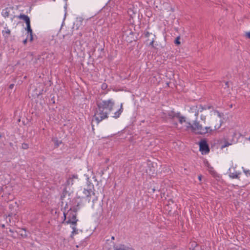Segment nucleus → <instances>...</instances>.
Wrapping results in <instances>:
<instances>
[{
  "mask_svg": "<svg viewBox=\"0 0 250 250\" xmlns=\"http://www.w3.org/2000/svg\"><path fill=\"white\" fill-rule=\"evenodd\" d=\"M172 117L178 118L179 119V122L181 124L186 122V118L184 116H181L180 113H178V114H174V115H173Z\"/></svg>",
  "mask_w": 250,
  "mask_h": 250,
  "instance_id": "obj_12",
  "label": "nucleus"
},
{
  "mask_svg": "<svg viewBox=\"0 0 250 250\" xmlns=\"http://www.w3.org/2000/svg\"><path fill=\"white\" fill-rule=\"evenodd\" d=\"M249 139V140H250V137L249 138V139Z\"/></svg>",
  "mask_w": 250,
  "mask_h": 250,
  "instance_id": "obj_40",
  "label": "nucleus"
},
{
  "mask_svg": "<svg viewBox=\"0 0 250 250\" xmlns=\"http://www.w3.org/2000/svg\"><path fill=\"white\" fill-rule=\"evenodd\" d=\"M1 227L4 228L5 227V225H1Z\"/></svg>",
  "mask_w": 250,
  "mask_h": 250,
  "instance_id": "obj_38",
  "label": "nucleus"
},
{
  "mask_svg": "<svg viewBox=\"0 0 250 250\" xmlns=\"http://www.w3.org/2000/svg\"><path fill=\"white\" fill-rule=\"evenodd\" d=\"M205 166L208 168V172L214 177H218V174L215 171L213 167H211L208 162L205 163Z\"/></svg>",
  "mask_w": 250,
  "mask_h": 250,
  "instance_id": "obj_8",
  "label": "nucleus"
},
{
  "mask_svg": "<svg viewBox=\"0 0 250 250\" xmlns=\"http://www.w3.org/2000/svg\"><path fill=\"white\" fill-rule=\"evenodd\" d=\"M201 178H202V176L201 175H199L198 176V179H199V180H201Z\"/></svg>",
  "mask_w": 250,
  "mask_h": 250,
  "instance_id": "obj_34",
  "label": "nucleus"
},
{
  "mask_svg": "<svg viewBox=\"0 0 250 250\" xmlns=\"http://www.w3.org/2000/svg\"><path fill=\"white\" fill-rule=\"evenodd\" d=\"M9 231H10V232H11L12 233L14 232V231L12 230H11V229L9 230Z\"/></svg>",
  "mask_w": 250,
  "mask_h": 250,
  "instance_id": "obj_36",
  "label": "nucleus"
},
{
  "mask_svg": "<svg viewBox=\"0 0 250 250\" xmlns=\"http://www.w3.org/2000/svg\"><path fill=\"white\" fill-rule=\"evenodd\" d=\"M77 209L74 208V209H70L66 213H63L64 217L65 219L67 217V220L66 221V224H70L72 225L76 226L77 222L78 220L76 218L77 216Z\"/></svg>",
  "mask_w": 250,
  "mask_h": 250,
  "instance_id": "obj_3",
  "label": "nucleus"
},
{
  "mask_svg": "<svg viewBox=\"0 0 250 250\" xmlns=\"http://www.w3.org/2000/svg\"><path fill=\"white\" fill-rule=\"evenodd\" d=\"M174 114H176V113H174L173 112H171V113H170L169 114V116L171 118H174V117H172V116H173V115H174Z\"/></svg>",
  "mask_w": 250,
  "mask_h": 250,
  "instance_id": "obj_29",
  "label": "nucleus"
},
{
  "mask_svg": "<svg viewBox=\"0 0 250 250\" xmlns=\"http://www.w3.org/2000/svg\"><path fill=\"white\" fill-rule=\"evenodd\" d=\"M19 233L22 237L25 238H27L28 235H27L26 230L24 229H21V230L19 231Z\"/></svg>",
  "mask_w": 250,
  "mask_h": 250,
  "instance_id": "obj_17",
  "label": "nucleus"
},
{
  "mask_svg": "<svg viewBox=\"0 0 250 250\" xmlns=\"http://www.w3.org/2000/svg\"><path fill=\"white\" fill-rule=\"evenodd\" d=\"M27 42V39H25L23 41V43L25 44H26Z\"/></svg>",
  "mask_w": 250,
  "mask_h": 250,
  "instance_id": "obj_33",
  "label": "nucleus"
},
{
  "mask_svg": "<svg viewBox=\"0 0 250 250\" xmlns=\"http://www.w3.org/2000/svg\"><path fill=\"white\" fill-rule=\"evenodd\" d=\"M109 250H131V249L125 246V245H121L119 246L115 247L114 249H112L110 248L109 249Z\"/></svg>",
  "mask_w": 250,
  "mask_h": 250,
  "instance_id": "obj_14",
  "label": "nucleus"
},
{
  "mask_svg": "<svg viewBox=\"0 0 250 250\" xmlns=\"http://www.w3.org/2000/svg\"><path fill=\"white\" fill-rule=\"evenodd\" d=\"M186 130H188L190 129L192 132H193V127H194V124L191 125L190 122H186Z\"/></svg>",
  "mask_w": 250,
  "mask_h": 250,
  "instance_id": "obj_16",
  "label": "nucleus"
},
{
  "mask_svg": "<svg viewBox=\"0 0 250 250\" xmlns=\"http://www.w3.org/2000/svg\"><path fill=\"white\" fill-rule=\"evenodd\" d=\"M114 239H115V237L114 236H112L111 237V239L112 240H114Z\"/></svg>",
  "mask_w": 250,
  "mask_h": 250,
  "instance_id": "obj_37",
  "label": "nucleus"
},
{
  "mask_svg": "<svg viewBox=\"0 0 250 250\" xmlns=\"http://www.w3.org/2000/svg\"><path fill=\"white\" fill-rule=\"evenodd\" d=\"M72 229H73V231L71 232V237L73 238V235L74 234H77L78 233V229L76 228V226L72 225Z\"/></svg>",
  "mask_w": 250,
  "mask_h": 250,
  "instance_id": "obj_19",
  "label": "nucleus"
},
{
  "mask_svg": "<svg viewBox=\"0 0 250 250\" xmlns=\"http://www.w3.org/2000/svg\"><path fill=\"white\" fill-rule=\"evenodd\" d=\"M245 37L250 39V31L245 33Z\"/></svg>",
  "mask_w": 250,
  "mask_h": 250,
  "instance_id": "obj_28",
  "label": "nucleus"
},
{
  "mask_svg": "<svg viewBox=\"0 0 250 250\" xmlns=\"http://www.w3.org/2000/svg\"><path fill=\"white\" fill-rule=\"evenodd\" d=\"M206 107H204L202 105H194L190 108V110L192 112H195V116L197 117L199 112H202L204 110L206 109Z\"/></svg>",
  "mask_w": 250,
  "mask_h": 250,
  "instance_id": "obj_6",
  "label": "nucleus"
},
{
  "mask_svg": "<svg viewBox=\"0 0 250 250\" xmlns=\"http://www.w3.org/2000/svg\"><path fill=\"white\" fill-rule=\"evenodd\" d=\"M2 15L5 17H8L9 16V12L7 11V10H3L2 11Z\"/></svg>",
  "mask_w": 250,
  "mask_h": 250,
  "instance_id": "obj_22",
  "label": "nucleus"
},
{
  "mask_svg": "<svg viewBox=\"0 0 250 250\" xmlns=\"http://www.w3.org/2000/svg\"><path fill=\"white\" fill-rule=\"evenodd\" d=\"M201 119L202 120H203L204 122H205L206 119V116H203V115H201Z\"/></svg>",
  "mask_w": 250,
  "mask_h": 250,
  "instance_id": "obj_31",
  "label": "nucleus"
},
{
  "mask_svg": "<svg viewBox=\"0 0 250 250\" xmlns=\"http://www.w3.org/2000/svg\"><path fill=\"white\" fill-rule=\"evenodd\" d=\"M145 37L146 38H149L150 36H151V39H148L147 41H150V42L149 43V45L151 46L152 47H154V39L155 38V35H153L151 33H149L148 31H145L144 33Z\"/></svg>",
  "mask_w": 250,
  "mask_h": 250,
  "instance_id": "obj_7",
  "label": "nucleus"
},
{
  "mask_svg": "<svg viewBox=\"0 0 250 250\" xmlns=\"http://www.w3.org/2000/svg\"><path fill=\"white\" fill-rule=\"evenodd\" d=\"M17 18L20 20L24 21L25 22L26 24L30 22V18L27 15L21 14L20 15L17 16Z\"/></svg>",
  "mask_w": 250,
  "mask_h": 250,
  "instance_id": "obj_11",
  "label": "nucleus"
},
{
  "mask_svg": "<svg viewBox=\"0 0 250 250\" xmlns=\"http://www.w3.org/2000/svg\"><path fill=\"white\" fill-rule=\"evenodd\" d=\"M14 86V84H11L10 85H9V88L10 89H13V87Z\"/></svg>",
  "mask_w": 250,
  "mask_h": 250,
  "instance_id": "obj_32",
  "label": "nucleus"
},
{
  "mask_svg": "<svg viewBox=\"0 0 250 250\" xmlns=\"http://www.w3.org/2000/svg\"><path fill=\"white\" fill-rule=\"evenodd\" d=\"M122 111H123V107H122V104H121L120 108L118 110V111L114 113V115L113 116V117L115 118L119 117L120 115L122 112Z\"/></svg>",
  "mask_w": 250,
  "mask_h": 250,
  "instance_id": "obj_18",
  "label": "nucleus"
},
{
  "mask_svg": "<svg viewBox=\"0 0 250 250\" xmlns=\"http://www.w3.org/2000/svg\"><path fill=\"white\" fill-rule=\"evenodd\" d=\"M22 147L23 149H27L28 148V146L27 144L23 143L22 144Z\"/></svg>",
  "mask_w": 250,
  "mask_h": 250,
  "instance_id": "obj_27",
  "label": "nucleus"
},
{
  "mask_svg": "<svg viewBox=\"0 0 250 250\" xmlns=\"http://www.w3.org/2000/svg\"><path fill=\"white\" fill-rule=\"evenodd\" d=\"M55 145L56 147H58L60 145V144H61L62 143L61 141H59V140H55Z\"/></svg>",
  "mask_w": 250,
  "mask_h": 250,
  "instance_id": "obj_26",
  "label": "nucleus"
},
{
  "mask_svg": "<svg viewBox=\"0 0 250 250\" xmlns=\"http://www.w3.org/2000/svg\"><path fill=\"white\" fill-rule=\"evenodd\" d=\"M65 1H66L67 0H65Z\"/></svg>",
  "mask_w": 250,
  "mask_h": 250,
  "instance_id": "obj_41",
  "label": "nucleus"
},
{
  "mask_svg": "<svg viewBox=\"0 0 250 250\" xmlns=\"http://www.w3.org/2000/svg\"><path fill=\"white\" fill-rule=\"evenodd\" d=\"M13 215H14V216L16 215V213H14V214H13V213H10V214L8 215V216L6 218V221L8 223H11V217L13 216Z\"/></svg>",
  "mask_w": 250,
  "mask_h": 250,
  "instance_id": "obj_20",
  "label": "nucleus"
},
{
  "mask_svg": "<svg viewBox=\"0 0 250 250\" xmlns=\"http://www.w3.org/2000/svg\"><path fill=\"white\" fill-rule=\"evenodd\" d=\"M92 122L95 121L97 124L107 118L108 115L113 110L114 105V101L111 100H104L97 104Z\"/></svg>",
  "mask_w": 250,
  "mask_h": 250,
  "instance_id": "obj_1",
  "label": "nucleus"
},
{
  "mask_svg": "<svg viewBox=\"0 0 250 250\" xmlns=\"http://www.w3.org/2000/svg\"><path fill=\"white\" fill-rule=\"evenodd\" d=\"M11 236H12V237H13V238H15V237H15L14 235H11Z\"/></svg>",
  "mask_w": 250,
  "mask_h": 250,
  "instance_id": "obj_39",
  "label": "nucleus"
},
{
  "mask_svg": "<svg viewBox=\"0 0 250 250\" xmlns=\"http://www.w3.org/2000/svg\"><path fill=\"white\" fill-rule=\"evenodd\" d=\"M85 191H86L88 193V194H90V192L88 190H86Z\"/></svg>",
  "mask_w": 250,
  "mask_h": 250,
  "instance_id": "obj_35",
  "label": "nucleus"
},
{
  "mask_svg": "<svg viewBox=\"0 0 250 250\" xmlns=\"http://www.w3.org/2000/svg\"><path fill=\"white\" fill-rule=\"evenodd\" d=\"M83 19L82 17H78L76 19L74 23L73 28H76V29H79L83 25Z\"/></svg>",
  "mask_w": 250,
  "mask_h": 250,
  "instance_id": "obj_9",
  "label": "nucleus"
},
{
  "mask_svg": "<svg viewBox=\"0 0 250 250\" xmlns=\"http://www.w3.org/2000/svg\"><path fill=\"white\" fill-rule=\"evenodd\" d=\"M180 36L177 37L176 38V39H175V41H174V43H175L176 44H177V45H179V44H180V43H180Z\"/></svg>",
  "mask_w": 250,
  "mask_h": 250,
  "instance_id": "obj_23",
  "label": "nucleus"
},
{
  "mask_svg": "<svg viewBox=\"0 0 250 250\" xmlns=\"http://www.w3.org/2000/svg\"><path fill=\"white\" fill-rule=\"evenodd\" d=\"M26 24V30L27 31V33L29 34L30 35V41L31 42L33 41V32H32V30L31 29V26H30V23H28L27 24Z\"/></svg>",
  "mask_w": 250,
  "mask_h": 250,
  "instance_id": "obj_13",
  "label": "nucleus"
},
{
  "mask_svg": "<svg viewBox=\"0 0 250 250\" xmlns=\"http://www.w3.org/2000/svg\"><path fill=\"white\" fill-rule=\"evenodd\" d=\"M228 173L230 178L232 179H240L241 172L236 171L234 167H230L229 169Z\"/></svg>",
  "mask_w": 250,
  "mask_h": 250,
  "instance_id": "obj_4",
  "label": "nucleus"
},
{
  "mask_svg": "<svg viewBox=\"0 0 250 250\" xmlns=\"http://www.w3.org/2000/svg\"><path fill=\"white\" fill-rule=\"evenodd\" d=\"M78 179V177L77 175H73L68 179L66 183L68 185H72Z\"/></svg>",
  "mask_w": 250,
  "mask_h": 250,
  "instance_id": "obj_10",
  "label": "nucleus"
},
{
  "mask_svg": "<svg viewBox=\"0 0 250 250\" xmlns=\"http://www.w3.org/2000/svg\"><path fill=\"white\" fill-rule=\"evenodd\" d=\"M243 171L244 172L245 176L247 177H250V170H246V169H244Z\"/></svg>",
  "mask_w": 250,
  "mask_h": 250,
  "instance_id": "obj_21",
  "label": "nucleus"
},
{
  "mask_svg": "<svg viewBox=\"0 0 250 250\" xmlns=\"http://www.w3.org/2000/svg\"><path fill=\"white\" fill-rule=\"evenodd\" d=\"M200 150L203 154H206L209 151L208 146L205 140H202L199 143Z\"/></svg>",
  "mask_w": 250,
  "mask_h": 250,
  "instance_id": "obj_5",
  "label": "nucleus"
},
{
  "mask_svg": "<svg viewBox=\"0 0 250 250\" xmlns=\"http://www.w3.org/2000/svg\"><path fill=\"white\" fill-rule=\"evenodd\" d=\"M192 250H204L203 249H202L201 248V247L199 246V245H196L194 248L193 249H192Z\"/></svg>",
  "mask_w": 250,
  "mask_h": 250,
  "instance_id": "obj_24",
  "label": "nucleus"
},
{
  "mask_svg": "<svg viewBox=\"0 0 250 250\" xmlns=\"http://www.w3.org/2000/svg\"><path fill=\"white\" fill-rule=\"evenodd\" d=\"M10 30L7 27H5L4 30L2 31V33L5 38H8L10 35Z\"/></svg>",
  "mask_w": 250,
  "mask_h": 250,
  "instance_id": "obj_15",
  "label": "nucleus"
},
{
  "mask_svg": "<svg viewBox=\"0 0 250 250\" xmlns=\"http://www.w3.org/2000/svg\"><path fill=\"white\" fill-rule=\"evenodd\" d=\"M230 145H231V144L226 142L225 143V144L223 145H222L221 146V149H223L227 146H230Z\"/></svg>",
  "mask_w": 250,
  "mask_h": 250,
  "instance_id": "obj_25",
  "label": "nucleus"
},
{
  "mask_svg": "<svg viewBox=\"0 0 250 250\" xmlns=\"http://www.w3.org/2000/svg\"><path fill=\"white\" fill-rule=\"evenodd\" d=\"M222 125L220 119L216 120L212 123V126L203 127L198 121L194 122L193 132L197 134H205L208 133H211L212 131L219 129Z\"/></svg>",
  "mask_w": 250,
  "mask_h": 250,
  "instance_id": "obj_2",
  "label": "nucleus"
},
{
  "mask_svg": "<svg viewBox=\"0 0 250 250\" xmlns=\"http://www.w3.org/2000/svg\"><path fill=\"white\" fill-rule=\"evenodd\" d=\"M102 89H105L107 88V84L106 83H103L102 85Z\"/></svg>",
  "mask_w": 250,
  "mask_h": 250,
  "instance_id": "obj_30",
  "label": "nucleus"
}]
</instances>
